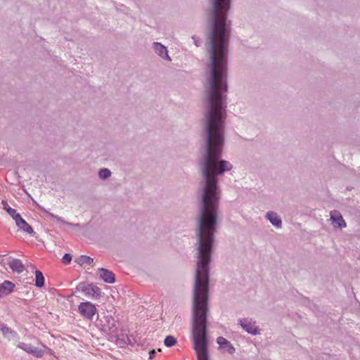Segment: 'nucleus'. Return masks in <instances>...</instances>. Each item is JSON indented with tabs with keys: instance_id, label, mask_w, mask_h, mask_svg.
<instances>
[{
	"instance_id": "f257e3e1",
	"label": "nucleus",
	"mask_w": 360,
	"mask_h": 360,
	"mask_svg": "<svg viewBox=\"0 0 360 360\" xmlns=\"http://www.w3.org/2000/svg\"><path fill=\"white\" fill-rule=\"evenodd\" d=\"M229 38L226 23H213L210 35L212 71L206 88L209 108L205 114L207 129V155L203 163L205 187L199 217L197 267L192 304H208L209 266L214 241L219 198L217 174L231 169L228 161H217L221 155L226 119L224 96L226 86V46Z\"/></svg>"
},
{
	"instance_id": "f03ea898",
	"label": "nucleus",
	"mask_w": 360,
	"mask_h": 360,
	"mask_svg": "<svg viewBox=\"0 0 360 360\" xmlns=\"http://www.w3.org/2000/svg\"><path fill=\"white\" fill-rule=\"evenodd\" d=\"M79 314L85 319L91 320L97 313L96 306L90 302H82L78 306Z\"/></svg>"
},
{
	"instance_id": "7ed1b4c3",
	"label": "nucleus",
	"mask_w": 360,
	"mask_h": 360,
	"mask_svg": "<svg viewBox=\"0 0 360 360\" xmlns=\"http://www.w3.org/2000/svg\"><path fill=\"white\" fill-rule=\"evenodd\" d=\"M82 292L89 297L97 299L101 295V289L94 285L88 284L83 287Z\"/></svg>"
},
{
	"instance_id": "20e7f679",
	"label": "nucleus",
	"mask_w": 360,
	"mask_h": 360,
	"mask_svg": "<svg viewBox=\"0 0 360 360\" xmlns=\"http://www.w3.org/2000/svg\"><path fill=\"white\" fill-rule=\"evenodd\" d=\"M15 285L8 281H5L0 285V297H4L13 292Z\"/></svg>"
},
{
	"instance_id": "39448f33",
	"label": "nucleus",
	"mask_w": 360,
	"mask_h": 360,
	"mask_svg": "<svg viewBox=\"0 0 360 360\" xmlns=\"http://www.w3.org/2000/svg\"><path fill=\"white\" fill-rule=\"evenodd\" d=\"M16 225L23 231L32 234L34 233L33 229L19 215L15 219Z\"/></svg>"
},
{
	"instance_id": "423d86ee",
	"label": "nucleus",
	"mask_w": 360,
	"mask_h": 360,
	"mask_svg": "<svg viewBox=\"0 0 360 360\" xmlns=\"http://www.w3.org/2000/svg\"><path fill=\"white\" fill-rule=\"evenodd\" d=\"M330 219L333 223H335L339 228H342L346 226V223L344 221L342 214L336 211L330 212Z\"/></svg>"
},
{
	"instance_id": "0eeeda50",
	"label": "nucleus",
	"mask_w": 360,
	"mask_h": 360,
	"mask_svg": "<svg viewBox=\"0 0 360 360\" xmlns=\"http://www.w3.org/2000/svg\"><path fill=\"white\" fill-rule=\"evenodd\" d=\"M100 277L102 280H103V281L108 283H115V276L112 271L103 268L100 269Z\"/></svg>"
},
{
	"instance_id": "6e6552de",
	"label": "nucleus",
	"mask_w": 360,
	"mask_h": 360,
	"mask_svg": "<svg viewBox=\"0 0 360 360\" xmlns=\"http://www.w3.org/2000/svg\"><path fill=\"white\" fill-rule=\"evenodd\" d=\"M217 342L220 347L224 349L229 354H233L234 352L235 348L226 338L223 337H219L217 340Z\"/></svg>"
},
{
	"instance_id": "1a4fd4ad",
	"label": "nucleus",
	"mask_w": 360,
	"mask_h": 360,
	"mask_svg": "<svg viewBox=\"0 0 360 360\" xmlns=\"http://www.w3.org/2000/svg\"><path fill=\"white\" fill-rule=\"evenodd\" d=\"M8 266L13 271H15L18 274L22 272L24 270V266L20 259H12L8 262Z\"/></svg>"
},
{
	"instance_id": "9d476101",
	"label": "nucleus",
	"mask_w": 360,
	"mask_h": 360,
	"mask_svg": "<svg viewBox=\"0 0 360 360\" xmlns=\"http://www.w3.org/2000/svg\"><path fill=\"white\" fill-rule=\"evenodd\" d=\"M241 326L249 333L257 334V328L254 323H248L246 320L240 321Z\"/></svg>"
},
{
	"instance_id": "9b49d317",
	"label": "nucleus",
	"mask_w": 360,
	"mask_h": 360,
	"mask_svg": "<svg viewBox=\"0 0 360 360\" xmlns=\"http://www.w3.org/2000/svg\"><path fill=\"white\" fill-rule=\"evenodd\" d=\"M266 216L273 225L276 227H281V219L276 213L268 212Z\"/></svg>"
},
{
	"instance_id": "f8f14e48",
	"label": "nucleus",
	"mask_w": 360,
	"mask_h": 360,
	"mask_svg": "<svg viewBox=\"0 0 360 360\" xmlns=\"http://www.w3.org/2000/svg\"><path fill=\"white\" fill-rule=\"evenodd\" d=\"M155 49L157 53L160 55L162 58H169V56L167 54V51L165 46H162L160 43H154Z\"/></svg>"
},
{
	"instance_id": "ddd939ff",
	"label": "nucleus",
	"mask_w": 360,
	"mask_h": 360,
	"mask_svg": "<svg viewBox=\"0 0 360 360\" xmlns=\"http://www.w3.org/2000/svg\"><path fill=\"white\" fill-rule=\"evenodd\" d=\"M3 208L6 210L8 214L15 220L20 214L16 210L11 208L6 200H2Z\"/></svg>"
},
{
	"instance_id": "4468645a",
	"label": "nucleus",
	"mask_w": 360,
	"mask_h": 360,
	"mask_svg": "<svg viewBox=\"0 0 360 360\" xmlns=\"http://www.w3.org/2000/svg\"><path fill=\"white\" fill-rule=\"evenodd\" d=\"M93 259L90 257L86 255H81L75 259V262H77L80 266H83L84 264H91L93 263Z\"/></svg>"
},
{
	"instance_id": "2eb2a0df",
	"label": "nucleus",
	"mask_w": 360,
	"mask_h": 360,
	"mask_svg": "<svg viewBox=\"0 0 360 360\" xmlns=\"http://www.w3.org/2000/svg\"><path fill=\"white\" fill-rule=\"evenodd\" d=\"M35 285L37 287H42L44 285V278L40 271H35Z\"/></svg>"
},
{
	"instance_id": "dca6fc26",
	"label": "nucleus",
	"mask_w": 360,
	"mask_h": 360,
	"mask_svg": "<svg viewBox=\"0 0 360 360\" xmlns=\"http://www.w3.org/2000/svg\"><path fill=\"white\" fill-rule=\"evenodd\" d=\"M164 343L165 346L170 347L176 344V339L172 335H168L165 338Z\"/></svg>"
},
{
	"instance_id": "f3484780",
	"label": "nucleus",
	"mask_w": 360,
	"mask_h": 360,
	"mask_svg": "<svg viewBox=\"0 0 360 360\" xmlns=\"http://www.w3.org/2000/svg\"><path fill=\"white\" fill-rule=\"evenodd\" d=\"M30 354H32L36 357L40 358L43 356V355L44 354V352L42 349H39L37 347H32Z\"/></svg>"
},
{
	"instance_id": "a211bd4d",
	"label": "nucleus",
	"mask_w": 360,
	"mask_h": 360,
	"mask_svg": "<svg viewBox=\"0 0 360 360\" xmlns=\"http://www.w3.org/2000/svg\"><path fill=\"white\" fill-rule=\"evenodd\" d=\"M110 171L108 169H103L99 172V176L101 179H106L110 176Z\"/></svg>"
},
{
	"instance_id": "6ab92c4d",
	"label": "nucleus",
	"mask_w": 360,
	"mask_h": 360,
	"mask_svg": "<svg viewBox=\"0 0 360 360\" xmlns=\"http://www.w3.org/2000/svg\"><path fill=\"white\" fill-rule=\"evenodd\" d=\"M18 347L22 349V350L25 351L27 353H30L31 352V350L32 349L33 347H32L31 345H27L25 342H20L19 345H18Z\"/></svg>"
},
{
	"instance_id": "aec40b11",
	"label": "nucleus",
	"mask_w": 360,
	"mask_h": 360,
	"mask_svg": "<svg viewBox=\"0 0 360 360\" xmlns=\"http://www.w3.org/2000/svg\"><path fill=\"white\" fill-rule=\"evenodd\" d=\"M71 260L72 256L70 254H65L62 259L63 262L65 264H69L71 262Z\"/></svg>"
},
{
	"instance_id": "412c9836",
	"label": "nucleus",
	"mask_w": 360,
	"mask_h": 360,
	"mask_svg": "<svg viewBox=\"0 0 360 360\" xmlns=\"http://www.w3.org/2000/svg\"><path fill=\"white\" fill-rule=\"evenodd\" d=\"M1 330L3 333L4 335H6V334L12 333H13V331L6 326H3L1 328Z\"/></svg>"
},
{
	"instance_id": "4be33fe9",
	"label": "nucleus",
	"mask_w": 360,
	"mask_h": 360,
	"mask_svg": "<svg viewBox=\"0 0 360 360\" xmlns=\"http://www.w3.org/2000/svg\"><path fill=\"white\" fill-rule=\"evenodd\" d=\"M155 351L154 349L151 350L149 353V359H153L155 355Z\"/></svg>"
}]
</instances>
